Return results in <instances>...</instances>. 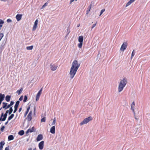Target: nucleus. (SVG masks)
<instances>
[{
	"instance_id": "f257e3e1",
	"label": "nucleus",
	"mask_w": 150,
	"mask_h": 150,
	"mask_svg": "<svg viewBox=\"0 0 150 150\" xmlns=\"http://www.w3.org/2000/svg\"><path fill=\"white\" fill-rule=\"evenodd\" d=\"M127 82V80L125 79L121 80L119 85L118 91L119 92H121L123 90Z\"/></svg>"
},
{
	"instance_id": "f03ea898",
	"label": "nucleus",
	"mask_w": 150,
	"mask_h": 150,
	"mask_svg": "<svg viewBox=\"0 0 150 150\" xmlns=\"http://www.w3.org/2000/svg\"><path fill=\"white\" fill-rule=\"evenodd\" d=\"M80 65V64L78 63V61L75 60L73 62L71 68L78 70Z\"/></svg>"
},
{
	"instance_id": "7ed1b4c3",
	"label": "nucleus",
	"mask_w": 150,
	"mask_h": 150,
	"mask_svg": "<svg viewBox=\"0 0 150 150\" xmlns=\"http://www.w3.org/2000/svg\"><path fill=\"white\" fill-rule=\"evenodd\" d=\"M92 120L93 118L92 117L89 116L87 118L84 119L80 123V125L81 126L83 125L86 124L90 121Z\"/></svg>"
},
{
	"instance_id": "20e7f679",
	"label": "nucleus",
	"mask_w": 150,
	"mask_h": 150,
	"mask_svg": "<svg viewBox=\"0 0 150 150\" xmlns=\"http://www.w3.org/2000/svg\"><path fill=\"white\" fill-rule=\"evenodd\" d=\"M77 71V70L71 68L69 74V75L70 78L71 79H72L74 77Z\"/></svg>"
},
{
	"instance_id": "39448f33",
	"label": "nucleus",
	"mask_w": 150,
	"mask_h": 150,
	"mask_svg": "<svg viewBox=\"0 0 150 150\" xmlns=\"http://www.w3.org/2000/svg\"><path fill=\"white\" fill-rule=\"evenodd\" d=\"M83 40V36L81 35L79 37L78 41L79 42V43L78 44V46L80 48H81L82 47Z\"/></svg>"
},
{
	"instance_id": "423d86ee",
	"label": "nucleus",
	"mask_w": 150,
	"mask_h": 150,
	"mask_svg": "<svg viewBox=\"0 0 150 150\" xmlns=\"http://www.w3.org/2000/svg\"><path fill=\"white\" fill-rule=\"evenodd\" d=\"M38 22V19H37L35 21L34 24L33 25V27L32 28L33 31H35L37 28V25Z\"/></svg>"
},
{
	"instance_id": "0eeeda50",
	"label": "nucleus",
	"mask_w": 150,
	"mask_h": 150,
	"mask_svg": "<svg viewBox=\"0 0 150 150\" xmlns=\"http://www.w3.org/2000/svg\"><path fill=\"white\" fill-rule=\"evenodd\" d=\"M58 67L57 65L55 64H50V69L52 70L53 71H55L57 69Z\"/></svg>"
},
{
	"instance_id": "6e6552de",
	"label": "nucleus",
	"mask_w": 150,
	"mask_h": 150,
	"mask_svg": "<svg viewBox=\"0 0 150 150\" xmlns=\"http://www.w3.org/2000/svg\"><path fill=\"white\" fill-rule=\"evenodd\" d=\"M127 47V44L126 42H124L120 48V50L124 51L126 49Z\"/></svg>"
},
{
	"instance_id": "1a4fd4ad",
	"label": "nucleus",
	"mask_w": 150,
	"mask_h": 150,
	"mask_svg": "<svg viewBox=\"0 0 150 150\" xmlns=\"http://www.w3.org/2000/svg\"><path fill=\"white\" fill-rule=\"evenodd\" d=\"M32 112L30 111L27 116V120L29 121H30L32 120Z\"/></svg>"
},
{
	"instance_id": "9d476101",
	"label": "nucleus",
	"mask_w": 150,
	"mask_h": 150,
	"mask_svg": "<svg viewBox=\"0 0 150 150\" xmlns=\"http://www.w3.org/2000/svg\"><path fill=\"white\" fill-rule=\"evenodd\" d=\"M42 90V89L41 88L37 94L36 97V101H38V100L40 96Z\"/></svg>"
},
{
	"instance_id": "9b49d317",
	"label": "nucleus",
	"mask_w": 150,
	"mask_h": 150,
	"mask_svg": "<svg viewBox=\"0 0 150 150\" xmlns=\"http://www.w3.org/2000/svg\"><path fill=\"white\" fill-rule=\"evenodd\" d=\"M134 106L135 103L134 102H133L131 105V109L132 110L134 114H135L134 112Z\"/></svg>"
},
{
	"instance_id": "f8f14e48",
	"label": "nucleus",
	"mask_w": 150,
	"mask_h": 150,
	"mask_svg": "<svg viewBox=\"0 0 150 150\" xmlns=\"http://www.w3.org/2000/svg\"><path fill=\"white\" fill-rule=\"evenodd\" d=\"M44 142L42 141L40 142L38 146L40 150H42L43 148Z\"/></svg>"
},
{
	"instance_id": "ddd939ff",
	"label": "nucleus",
	"mask_w": 150,
	"mask_h": 150,
	"mask_svg": "<svg viewBox=\"0 0 150 150\" xmlns=\"http://www.w3.org/2000/svg\"><path fill=\"white\" fill-rule=\"evenodd\" d=\"M43 139V137L41 134L38 135L37 138L36 140L38 142L42 140Z\"/></svg>"
},
{
	"instance_id": "4468645a",
	"label": "nucleus",
	"mask_w": 150,
	"mask_h": 150,
	"mask_svg": "<svg viewBox=\"0 0 150 150\" xmlns=\"http://www.w3.org/2000/svg\"><path fill=\"white\" fill-rule=\"evenodd\" d=\"M5 97L4 94H2L0 93V105L1 104L2 101L4 100Z\"/></svg>"
},
{
	"instance_id": "2eb2a0df",
	"label": "nucleus",
	"mask_w": 150,
	"mask_h": 150,
	"mask_svg": "<svg viewBox=\"0 0 150 150\" xmlns=\"http://www.w3.org/2000/svg\"><path fill=\"white\" fill-rule=\"evenodd\" d=\"M35 131V129L33 127L29 129L26 131V134H28L29 132H32Z\"/></svg>"
},
{
	"instance_id": "dca6fc26",
	"label": "nucleus",
	"mask_w": 150,
	"mask_h": 150,
	"mask_svg": "<svg viewBox=\"0 0 150 150\" xmlns=\"http://www.w3.org/2000/svg\"><path fill=\"white\" fill-rule=\"evenodd\" d=\"M50 132L53 134H54L55 133V127L54 126L52 127L50 129Z\"/></svg>"
},
{
	"instance_id": "f3484780",
	"label": "nucleus",
	"mask_w": 150,
	"mask_h": 150,
	"mask_svg": "<svg viewBox=\"0 0 150 150\" xmlns=\"http://www.w3.org/2000/svg\"><path fill=\"white\" fill-rule=\"evenodd\" d=\"M22 15L18 14L16 16V18L17 21H19L21 19Z\"/></svg>"
},
{
	"instance_id": "a211bd4d",
	"label": "nucleus",
	"mask_w": 150,
	"mask_h": 150,
	"mask_svg": "<svg viewBox=\"0 0 150 150\" xmlns=\"http://www.w3.org/2000/svg\"><path fill=\"white\" fill-rule=\"evenodd\" d=\"M135 0H130L129 2H128L126 5V7H127L131 3L134 1Z\"/></svg>"
},
{
	"instance_id": "6ab92c4d",
	"label": "nucleus",
	"mask_w": 150,
	"mask_h": 150,
	"mask_svg": "<svg viewBox=\"0 0 150 150\" xmlns=\"http://www.w3.org/2000/svg\"><path fill=\"white\" fill-rule=\"evenodd\" d=\"M5 144V143L4 142L1 141L0 142V150H1L3 148V146Z\"/></svg>"
},
{
	"instance_id": "aec40b11",
	"label": "nucleus",
	"mask_w": 150,
	"mask_h": 150,
	"mask_svg": "<svg viewBox=\"0 0 150 150\" xmlns=\"http://www.w3.org/2000/svg\"><path fill=\"white\" fill-rule=\"evenodd\" d=\"M10 98L11 96L8 95L6 96L5 99L6 101L8 102L10 100Z\"/></svg>"
},
{
	"instance_id": "412c9836",
	"label": "nucleus",
	"mask_w": 150,
	"mask_h": 150,
	"mask_svg": "<svg viewBox=\"0 0 150 150\" xmlns=\"http://www.w3.org/2000/svg\"><path fill=\"white\" fill-rule=\"evenodd\" d=\"M30 106H28L27 108V110H26V112H25V114H24V117H25L27 115V114L28 113L29 110H30Z\"/></svg>"
},
{
	"instance_id": "4be33fe9",
	"label": "nucleus",
	"mask_w": 150,
	"mask_h": 150,
	"mask_svg": "<svg viewBox=\"0 0 150 150\" xmlns=\"http://www.w3.org/2000/svg\"><path fill=\"white\" fill-rule=\"evenodd\" d=\"M8 139L9 140H12L14 139V137L12 135H9L8 137Z\"/></svg>"
},
{
	"instance_id": "5701e85b",
	"label": "nucleus",
	"mask_w": 150,
	"mask_h": 150,
	"mask_svg": "<svg viewBox=\"0 0 150 150\" xmlns=\"http://www.w3.org/2000/svg\"><path fill=\"white\" fill-rule=\"evenodd\" d=\"M7 104V103H4V102L3 103V106L2 108H5V109H6V108Z\"/></svg>"
},
{
	"instance_id": "b1692460",
	"label": "nucleus",
	"mask_w": 150,
	"mask_h": 150,
	"mask_svg": "<svg viewBox=\"0 0 150 150\" xmlns=\"http://www.w3.org/2000/svg\"><path fill=\"white\" fill-rule=\"evenodd\" d=\"M24 133V132L23 130H21L18 132V134L21 136L23 135Z\"/></svg>"
},
{
	"instance_id": "393cba45",
	"label": "nucleus",
	"mask_w": 150,
	"mask_h": 150,
	"mask_svg": "<svg viewBox=\"0 0 150 150\" xmlns=\"http://www.w3.org/2000/svg\"><path fill=\"white\" fill-rule=\"evenodd\" d=\"M23 90V89L22 88H21L20 90H18L17 91V93H18V95H20Z\"/></svg>"
},
{
	"instance_id": "a878e982",
	"label": "nucleus",
	"mask_w": 150,
	"mask_h": 150,
	"mask_svg": "<svg viewBox=\"0 0 150 150\" xmlns=\"http://www.w3.org/2000/svg\"><path fill=\"white\" fill-rule=\"evenodd\" d=\"M14 116V115L13 114H12L8 118V121H9L11 119H12L13 118V117Z\"/></svg>"
},
{
	"instance_id": "bb28decb",
	"label": "nucleus",
	"mask_w": 150,
	"mask_h": 150,
	"mask_svg": "<svg viewBox=\"0 0 150 150\" xmlns=\"http://www.w3.org/2000/svg\"><path fill=\"white\" fill-rule=\"evenodd\" d=\"M33 46H30L27 47H26V49L27 50H32L33 49Z\"/></svg>"
},
{
	"instance_id": "cd10ccee",
	"label": "nucleus",
	"mask_w": 150,
	"mask_h": 150,
	"mask_svg": "<svg viewBox=\"0 0 150 150\" xmlns=\"http://www.w3.org/2000/svg\"><path fill=\"white\" fill-rule=\"evenodd\" d=\"M55 124H56V118H54L53 121L52 123V125H55Z\"/></svg>"
},
{
	"instance_id": "c85d7f7f",
	"label": "nucleus",
	"mask_w": 150,
	"mask_h": 150,
	"mask_svg": "<svg viewBox=\"0 0 150 150\" xmlns=\"http://www.w3.org/2000/svg\"><path fill=\"white\" fill-rule=\"evenodd\" d=\"M4 48V47L2 45H1L0 46V54H1L2 50Z\"/></svg>"
},
{
	"instance_id": "c756f323",
	"label": "nucleus",
	"mask_w": 150,
	"mask_h": 150,
	"mask_svg": "<svg viewBox=\"0 0 150 150\" xmlns=\"http://www.w3.org/2000/svg\"><path fill=\"white\" fill-rule=\"evenodd\" d=\"M135 52L134 50H133L132 51V52L131 54V59H132L133 57V56L135 55Z\"/></svg>"
},
{
	"instance_id": "7c9ffc66",
	"label": "nucleus",
	"mask_w": 150,
	"mask_h": 150,
	"mask_svg": "<svg viewBox=\"0 0 150 150\" xmlns=\"http://www.w3.org/2000/svg\"><path fill=\"white\" fill-rule=\"evenodd\" d=\"M28 99L27 97L26 96H25L24 97V100L23 101L24 102H25L27 101Z\"/></svg>"
},
{
	"instance_id": "2f4dec72",
	"label": "nucleus",
	"mask_w": 150,
	"mask_h": 150,
	"mask_svg": "<svg viewBox=\"0 0 150 150\" xmlns=\"http://www.w3.org/2000/svg\"><path fill=\"white\" fill-rule=\"evenodd\" d=\"M4 23V22L1 19H0V27H1L2 26V25H1Z\"/></svg>"
},
{
	"instance_id": "473e14b6",
	"label": "nucleus",
	"mask_w": 150,
	"mask_h": 150,
	"mask_svg": "<svg viewBox=\"0 0 150 150\" xmlns=\"http://www.w3.org/2000/svg\"><path fill=\"white\" fill-rule=\"evenodd\" d=\"M105 11V9H103L100 12V16L102 13Z\"/></svg>"
},
{
	"instance_id": "72a5a7b5",
	"label": "nucleus",
	"mask_w": 150,
	"mask_h": 150,
	"mask_svg": "<svg viewBox=\"0 0 150 150\" xmlns=\"http://www.w3.org/2000/svg\"><path fill=\"white\" fill-rule=\"evenodd\" d=\"M13 111V109L12 107H11L9 109V114H10Z\"/></svg>"
},
{
	"instance_id": "f704fd0d",
	"label": "nucleus",
	"mask_w": 150,
	"mask_h": 150,
	"mask_svg": "<svg viewBox=\"0 0 150 150\" xmlns=\"http://www.w3.org/2000/svg\"><path fill=\"white\" fill-rule=\"evenodd\" d=\"M1 117L2 118V117H3V118H2V121H4V120H4V113H2L1 114Z\"/></svg>"
},
{
	"instance_id": "c9c22d12",
	"label": "nucleus",
	"mask_w": 150,
	"mask_h": 150,
	"mask_svg": "<svg viewBox=\"0 0 150 150\" xmlns=\"http://www.w3.org/2000/svg\"><path fill=\"white\" fill-rule=\"evenodd\" d=\"M45 117H43L41 119V122H45Z\"/></svg>"
},
{
	"instance_id": "e433bc0d",
	"label": "nucleus",
	"mask_w": 150,
	"mask_h": 150,
	"mask_svg": "<svg viewBox=\"0 0 150 150\" xmlns=\"http://www.w3.org/2000/svg\"><path fill=\"white\" fill-rule=\"evenodd\" d=\"M47 3H45L42 6V8H45L46 6H47Z\"/></svg>"
},
{
	"instance_id": "4c0bfd02",
	"label": "nucleus",
	"mask_w": 150,
	"mask_h": 150,
	"mask_svg": "<svg viewBox=\"0 0 150 150\" xmlns=\"http://www.w3.org/2000/svg\"><path fill=\"white\" fill-rule=\"evenodd\" d=\"M7 113H6H6L4 114V120H5L6 118V117H7Z\"/></svg>"
},
{
	"instance_id": "58836bf2",
	"label": "nucleus",
	"mask_w": 150,
	"mask_h": 150,
	"mask_svg": "<svg viewBox=\"0 0 150 150\" xmlns=\"http://www.w3.org/2000/svg\"><path fill=\"white\" fill-rule=\"evenodd\" d=\"M17 107H14V110L13 111V113H15L16 112L17 110Z\"/></svg>"
},
{
	"instance_id": "ea45409f",
	"label": "nucleus",
	"mask_w": 150,
	"mask_h": 150,
	"mask_svg": "<svg viewBox=\"0 0 150 150\" xmlns=\"http://www.w3.org/2000/svg\"><path fill=\"white\" fill-rule=\"evenodd\" d=\"M23 96H21V97L19 98V100L20 101H21L23 100Z\"/></svg>"
},
{
	"instance_id": "a19ab883",
	"label": "nucleus",
	"mask_w": 150,
	"mask_h": 150,
	"mask_svg": "<svg viewBox=\"0 0 150 150\" xmlns=\"http://www.w3.org/2000/svg\"><path fill=\"white\" fill-rule=\"evenodd\" d=\"M91 6H92V5H91V4H90V6H89L88 7V9H87V10H89L90 11L91 9Z\"/></svg>"
},
{
	"instance_id": "79ce46f5",
	"label": "nucleus",
	"mask_w": 150,
	"mask_h": 150,
	"mask_svg": "<svg viewBox=\"0 0 150 150\" xmlns=\"http://www.w3.org/2000/svg\"><path fill=\"white\" fill-rule=\"evenodd\" d=\"M97 22H96L95 24H93L91 30L94 27H95L96 26V24Z\"/></svg>"
},
{
	"instance_id": "37998d69",
	"label": "nucleus",
	"mask_w": 150,
	"mask_h": 150,
	"mask_svg": "<svg viewBox=\"0 0 150 150\" xmlns=\"http://www.w3.org/2000/svg\"><path fill=\"white\" fill-rule=\"evenodd\" d=\"M11 21H12L10 19H8L7 20V22L8 23H10V22H11Z\"/></svg>"
},
{
	"instance_id": "c03bdc74",
	"label": "nucleus",
	"mask_w": 150,
	"mask_h": 150,
	"mask_svg": "<svg viewBox=\"0 0 150 150\" xmlns=\"http://www.w3.org/2000/svg\"><path fill=\"white\" fill-rule=\"evenodd\" d=\"M5 128V127L4 126H2L1 128V130L3 132Z\"/></svg>"
},
{
	"instance_id": "a18cd8bd",
	"label": "nucleus",
	"mask_w": 150,
	"mask_h": 150,
	"mask_svg": "<svg viewBox=\"0 0 150 150\" xmlns=\"http://www.w3.org/2000/svg\"><path fill=\"white\" fill-rule=\"evenodd\" d=\"M11 105L9 104L7 106V105L6 108V109L9 108Z\"/></svg>"
},
{
	"instance_id": "49530a36",
	"label": "nucleus",
	"mask_w": 150,
	"mask_h": 150,
	"mask_svg": "<svg viewBox=\"0 0 150 150\" xmlns=\"http://www.w3.org/2000/svg\"><path fill=\"white\" fill-rule=\"evenodd\" d=\"M14 102L13 101H11L10 103V105L11 106L13 105L14 104Z\"/></svg>"
},
{
	"instance_id": "de8ad7c7",
	"label": "nucleus",
	"mask_w": 150,
	"mask_h": 150,
	"mask_svg": "<svg viewBox=\"0 0 150 150\" xmlns=\"http://www.w3.org/2000/svg\"><path fill=\"white\" fill-rule=\"evenodd\" d=\"M74 1H76L77 0H71L70 1V4H71V3Z\"/></svg>"
},
{
	"instance_id": "09e8293b",
	"label": "nucleus",
	"mask_w": 150,
	"mask_h": 150,
	"mask_svg": "<svg viewBox=\"0 0 150 150\" xmlns=\"http://www.w3.org/2000/svg\"><path fill=\"white\" fill-rule=\"evenodd\" d=\"M19 103H20V102H19V101H17L16 102V104H17V105H19Z\"/></svg>"
},
{
	"instance_id": "8fccbe9b",
	"label": "nucleus",
	"mask_w": 150,
	"mask_h": 150,
	"mask_svg": "<svg viewBox=\"0 0 150 150\" xmlns=\"http://www.w3.org/2000/svg\"><path fill=\"white\" fill-rule=\"evenodd\" d=\"M5 150H9V147H6Z\"/></svg>"
},
{
	"instance_id": "3c124183",
	"label": "nucleus",
	"mask_w": 150,
	"mask_h": 150,
	"mask_svg": "<svg viewBox=\"0 0 150 150\" xmlns=\"http://www.w3.org/2000/svg\"><path fill=\"white\" fill-rule=\"evenodd\" d=\"M90 10H87L86 11V14H88L89 13V11H90Z\"/></svg>"
},
{
	"instance_id": "603ef678",
	"label": "nucleus",
	"mask_w": 150,
	"mask_h": 150,
	"mask_svg": "<svg viewBox=\"0 0 150 150\" xmlns=\"http://www.w3.org/2000/svg\"><path fill=\"white\" fill-rule=\"evenodd\" d=\"M21 110H22V108H19V110H18V112H20L21 111Z\"/></svg>"
},
{
	"instance_id": "864d4df0",
	"label": "nucleus",
	"mask_w": 150,
	"mask_h": 150,
	"mask_svg": "<svg viewBox=\"0 0 150 150\" xmlns=\"http://www.w3.org/2000/svg\"><path fill=\"white\" fill-rule=\"evenodd\" d=\"M18 105L17 104H15L14 107H18Z\"/></svg>"
},
{
	"instance_id": "5fc2aeb1",
	"label": "nucleus",
	"mask_w": 150,
	"mask_h": 150,
	"mask_svg": "<svg viewBox=\"0 0 150 150\" xmlns=\"http://www.w3.org/2000/svg\"><path fill=\"white\" fill-rule=\"evenodd\" d=\"M8 120L7 122H6L5 123V125H7V123H8Z\"/></svg>"
},
{
	"instance_id": "6e6d98bb",
	"label": "nucleus",
	"mask_w": 150,
	"mask_h": 150,
	"mask_svg": "<svg viewBox=\"0 0 150 150\" xmlns=\"http://www.w3.org/2000/svg\"><path fill=\"white\" fill-rule=\"evenodd\" d=\"M9 112V110H7L6 111V113H8V112Z\"/></svg>"
},
{
	"instance_id": "4d7b16f0",
	"label": "nucleus",
	"mask_w": 150,
	"mask_h": 150,
	"mask_svg": "<svg viewBox=\"0 0 150 150\" xmlns=\"http://www.w3.org/2000/svg\"><path fill=\"white\" fill-rule=\"evenodd\" d=\"M2 118L1 117H0V121L1 120H2Z\"/></svg>"
},
{
	"instance_id": "13d9d810",
	"label": "nucleus",
	"mask_w": 150,
	"mask_h": 150,
	"mask_svg": "<svg viewBox=\"0 0 150 150\" xmlns=\"http://www.w3.org/2000/svg\"><path fill=\"white\" fill-rule=\"evenodd\" d=\"M79 25H79H79H77V27H79Z\"/></svg>"
},
{
	"instance_id": "bf43d9fd",
	"label": "nucleus",
	"mask_w": 150,
	"mask_h": 150,
	"mask_svg": "<svg viewBox=\"0 0 150 150\" xmlns=\"http://www.w3.org/2000/svg\"><path fill=\"white\" fill-rule=\"evenodd\" d=\"M35 110V108H34V110Z\"/></svg>"
}]
</instances>
